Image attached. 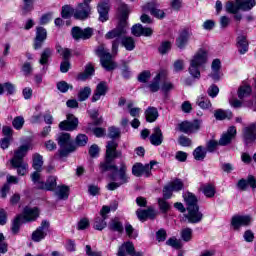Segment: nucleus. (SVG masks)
I'll return each instance as SVG.
<instances>
[{"label":"nucleus","mask_w":256,"mask_h":256,"mask_svg":"<svg viewBox=\"0 0 256 256\" xmlns=\"http://www.w3.org/2000/svg\"><path fill=\"white\" fill-rule=\"evenodd\" d=\"M166 245L173 247L174 249H181V241L177 238H170L167 240Z\"/></svg>","instance_id":"nucleus-60"},{"label":"nucleus","mask_w":256,"mask_h":256,"mask_svg":"<svg viewBox=\"0 0 256 256\" xmlns=\"http://www.w3.org/2000/svg\"><path fill=\"white\" fill-rule=\"evenodd\" d=\"M244 143L249 145V143H253L256 139V123H252L249 126L245 127L242 130Z\"/></svg>","instance_id":"nucleus-16"},{"label":"nucleus","mask_w":256,"mask_h":256,"mask_svg":"<svg viewBox=\"0 0 256 256\" xmlns=\"http://www.w3.org/2000/svg\"><path fill=\"white\" fill-rule=\"evenodd\" d=\"M136 215L139 221H147V219H153L155 217V210L149 208L147 210L138 209Z\"/></svg>","instance_id":"nucleus-29"},{"label":"nucleus","mask_w":256,"mask_h":256,"mask_svg":"<svg viewBox=\"0 0 256 256\" xmlns=\"http://www.w3.org/2000/svg\"><path fill=\"white\" fill-rule=\"evenodd\" d=\"M191 37V33L187 30H184L180 33L179 37L176 40V45L179 49H183L187 45V41Z\"/></svg>","instance_id":"nucleus-32"},{"label":"nucleus","mask_w":256,"mask_h":256,"mask_svg":"<svg viewBox=\"0 0 256 256\" xmlns=\"http://www.w3.org/2000/svg\"><path fill=\"white\" fill-rule=\"evenodd\" d=\"M168 185H170L173 191H181V189H183V181H181L180 179H176L170 182Z\"/></svg>","instance_id":"nucleus-57"},{"label":"nucleus","mask_w":256,"mask_h":256,"mask_svg":"<svg viewBox=\"0 0 256 256\" xmlns=\"http://www.w3.org/2000/svg\"><path fill=\"white\" fill-rule=\"evenodd\" d=\"M173 89H175V85L170 81H164L161 85V91H163V93H169L170 91H173Z\"/></svg>","instance_id":"nucleus-59"},{"label":"nucleus","mask_w":256,"mask_h":256,"mask_svg":"<svg viewBox=\"0 0 256 256\" xmlns=\"http://www.w3.org/2000/svg\"><path fill=\"white\" fill-rule=\"evenodd\" d=\"M131 117H139L141 115V108L133 107L132 102L127 104Z\"/></svg>","instance_id":"nucleus-56"},{"label":"nucleus","mask_w":256,"mask_h":256,"mask_svg":"<svg viewBox=\"0 0 256 256\" xmlns=\"http://www.w3.org/2000/svg\"><path fill=\"white\" fill-rule=\"evenodd\" d=\"M256 4L255 0H236V4L228 2L226 4V11L228 13H237L239 9L242 11H251V8Z\"/></svg>","instance_id":"nucleus-8"},{"label":"nucleus","mask_w":256,"mask_h":256,"mask_svg":"<svg viewBox=\"0 0 256 256\" xmlns=\"http://www.w3.org/2000/svg\"><path fill=\"white\" fill-rule=\"evenodd\" d=\"M150 79H151L150 71H144L140 73V75L138 76V81H140V83H147V81H149Z\"/></svg>","instance_id":"nucleus-61"},{"label":"nucleus","mask_w":256,"mask_h":256,"mask_svg":"<svg viewBox=\"0 0 256 256\" xmlns=\"http://www.w3.org/2000/svg\"><path fill=\"white\" fill-rule=\"evenodd\" d=\"M145 116L148 123H154V121H157V118L159 117V111H157V108L155 107H149L145 111Z\"/></svg>","instance_id":"nucleus-34"},{"label":"nucleus","mask_w":256,"mask_h":256,"mask_svg":"<svg viewBox=\"0 0 256 256\" xmlns=\"http://www.w3.org/2000/svg\"><path fill=\"white\" fill-rule=\"evenodd\" d=\"M21 223H25V220L23 219V216L19 215L16 217V219L12 223V231L14 233L19 232V228L21 227Z\"/></svg>","instance_id":"nucleus-48"},{"label":"nucleus","mask_w":256,"mask_h":256,"mask_svg":"<svg viewBox=\"0 0 256 256\" xmlns=\"http://www.w3.org/2000/svg\"><path fill=\"white\" fill-rule=\"evenodd\" d=\"M107 83L106 82H100L97 87L96 90L92 96V101L93 103L99 101V99H101V97H105V95H107Z\"/></svg>","instance_id":"nucleus-23"},{"label":"nucleus","mask_w":256,"mask_h":256,"mask_svg":"<svg viewBox=\"0 0 256 256\" xmlns=\"http://www.w3.org/2000/svg\"><path fill=\"white\" fill-rule=\"evenodd\" d=\"M111 231H117L118 233H123V224L119 221V218H114L109 222L108 225Z\"/></svg>","instance_id":"nucleus-38"},{"label":"nucleus","mask_w":256,"mask_h":256,"mask_svg":"<svg viewBox=\"0 0 256 256\" xmlns=\"http://www.w3.org/2000/svg\"><path fill=\"white\" fill-rule=\"evenodd\" d=\"M87 227H89V219L83 218L78 222V231H84V229H87Z\"/></svg>","instance_id":"nucleus-62"},{"label":"nucleus","mask_w":256,"mask_h":256,"mask_svg":"<svg viewBox=\"0 0 256 256\" xmlns=\"http://www.w3.org/2000/svg\"><path fill=\"white\" fill-rule=\"evenodd\" d=\"M251 86L243 85L238 89V97L239 99H245V97H249L251 95Z\"/></svg>","instance_id":"nucleus-44"},{"label":"nucleus","mask_w":256,"mask_h":256,"mask_svg":"<svg viewBox=\"0 0 256 256\" xmlns=\"http://www.w3.org/2000/svg\"><path fill=\"white\" fill-rule=\"evenodd\" d=\"M89 95H91V88L85 87L78 93V99L79 101H86L89 99Z\"/></svg>","instance_id":"nucleus-50"},{"label":"nucleus","mask_w":256,"mask_h":256,"mask_svg":"<svg viewBox=\"0 0 256 256\" xmlns=\"http://www.w3.org/2000/svg\"><path fill=\"white\" fill-rule=\"evenodd\" d=\"M120 11L122 16L118 26L115 29L107 32L105 35V39H115L112 43V53H114V55H117L121 37L127 35V18L129 16V7L126 4H122Z\"/></svg>","instance_id":"nucleus-1"},{"label":"nucleus","mask_w":256,"mask_h":256,"mask_svg":"<svg viewBox=\"0 0 256 256\" xmlns=\"http://www.w3.org/2000/svg\"><path fill=\"white\" fill-rule=\"evenodd\" d=\"M10 163L14 169H17L18 175H27V171L29 169V164H27L24 161H17L15 160H10Z\"/></svg>","instance_id":"nucleus-26"},{"label":"nucleus","mask_w":256,"mask_h":256,"mask_svg":"<svg viewBox=\"0 0 256 256\" xmlns=\"http://www.w3.org/2000/svg\"><path fill=\"white\" fill-rule=\"evenodd\" d=\"M157 165L156 161H151L150 164L143 165L142 163H136L132 167V175L135 177H151V169L153 166Z\"/></svg>","instance_id":"nucleus-9"},{"label":"nucleus","mask_w":256,"mask_h":256,"mask_svg":"<svg viewBox=\"0 0 256 256\" xmlns=\"http://www.w3.org/2000/svg\"><path fill=\"white\" fill-rule=\"evenodd\" d=\"M56 196L58 199H68L69 198V187L62 185V186H57L56 188Z\"/></svg>","instance_id":"nucleus-37"},{"label":"nucleus","mask_w":256,"mask_h":256,"mask_svg":"<svg viewBox=\"0 0 256 256\" xmlns=\"http://www.w3.org/2000/svg\"><path fill=\"white\" fill-rule=\"evenodd\" d=\"M168 51H171V42H162V44L159 47V53H161V55H165V53H168Z\"/></svg>","instance_id":"nucleus-58"},{"label":"nucleus","mask_w":256,"mask_h":256,"mask_svg":"<svg viewBox=\"0 0 256 256\" xmlns=\"http://www.w3.org/2000/svg\"><path fill=\"white\" fill-rule=\"evenodd\" d=\"M150 143L156 146H159L161 143H163V132L161 131V128H154L153 133L150 136Z\"/></svg>","instance_id":"nucleus-28"},{"label":"nucleus","mask_w":256,"mask_h":256,"mask_svg":"<svg viewBox=\"0 0 256 256\" xmlns=\"http://www.w3.org/2000/svg\"><path fill=\"white\" fill-rule=\"evenodd\" d=\"M49 227V221L43 220L41 225L32 233V241L35 243L43 241L47 237V233H49Z\"/></svg>","instance_id":"nucleus-11"},{"label":"nucleus","mask_w":256,"mask_h":256,"mask_svg":"<svg viewBox=\"0 0 256 256\" xmlns=\"http://www.w3.org/2000/svg\"><path fill=\"white\" fill-rule=\"evenodd\" d=\"M58 145L60 147V157H67L69 153H73V151L76 149L75 145L73 144V140L71 139V134L69 133H63L59 136Z\"/></svg>","instance_id":"nucleus-5"},{"label":"nucleus","mask_w":256,"mask_h":256,"mask_svg":"<svg viewBox=\"0 0 256 256\" xmlns=\"http://www.w3.org/2000/svg\"><path fill=\"white\" fill-rule=\"evenodd\" d=\"M31 149V144H24L20 146L15 152L14 157L11 159V161H23V157L27 155V152Z\"/></svg>","instance_id":"nucleus-24"},{"label":"nucleus","mask_w":256,"mask_h":256,"mask_svg":"<svg viewBox=\"0 0 256 256\" xmlns=\"http://www.w3.org/2000/svg\"><path fill=\"white\" fill-rule=\"evenodd\" d=\"M193 237V230L191 228H184L181 231V238L183 241H191V238Z\"/></svg>","instance_id":"nucleus-54"},{"label":"nucleus","mask_w":256,"mask_h":256,"mask_svg":"<svg viewBox=\"0 0 256 256\" xmlns=\"http://www.w3.org/2000/svg\"><path fill=\"white\" fill-rule=\"evenodd\" d=\"M237 45L241 55H245V53L249 51V43L247 42V38L245 36L238 37Z\"/></svg>","instance_id":"nucleus-35"},{"label":"nucleus","mask_w":256,"mask_h":256,"mask_svg":"<svg viewBox=\"0 0 256 256\" xmlns=\"http://www.w3.org/2000/svg\"><path fill=\"white\" fill-rule=\"evenodd\" d=\"M214 117L218 119L219 121H223V119H231L233 117V113L229 110H216L214 113Z\"/></svg>","instance_id":"nucleus-39"},{"label":"nucleus","mask_w":256,"mask_h":256,"mask_svg":"<svg viewBox=\"0 0 256 256\" xmlns=\"http://www.w3.org/2000/svg\"><path fill=\"white\" fill-rule=\"evenodd\" d=\"M119 156V152H117V144L115 141L108 142L106 146V158L105 161L100 163V171L104 173V171H109V169H114V171H118L120 174H127V164L122 162L117 168V166L112 165L114 159H117Z\"/></svg>","instance_id":"nucleus-2"},{"label":"nucleus","mask_w":256,"mask_h":256,"mask_svg":"<svg viewBox=\"0 0 256 256\" xmlns=\"http://www.w3.org/2000/svg\"><path fill=\"white\" fill-rule=\"evenodd\" d=\"M72 15L75 16V9H73L71 6L66 5L62 8V17L63 19H69Z\"/></svg>","instance_id":"nucleus-49"},{"label":"nucleus","mask_w":256,"mask_h":256,"mask_svg":"<svg viewBox=\"0 0 256 256\" xmlns=\"http://www.w3.org/2000/svg\"><path fill=\"white\" fill-rule=\"evenodd\" d=\"M57 89L61 93H67L69 89H73V86L65 81H60L57 83Z\"/></svg>","instance_id":"nucleus-51"},{"label":"nucleus","mask_w":256,"mask_h":256,"mask_svg":"<svg viewBox=\"0 0 256 256\" xmlns=\"http://www.w3.org/2000/svg\"><path fill=\"white\" fill-rule=\"evenodd\" d=\"M237 135V128L235 126H231L228 128L227 132L222 135V137L219 140V145L225 146L229 145L233 139H235V136Z\"/></svg>","instance_id":"nucleus-19"},{"label":"nucleus","mask_w":256,"mask_h":256,"mask_svg":"<svg viewBox=\"0 0 256 256\" xmlns=\"http://www.w3.org/2000/svg\"><path fill=\"white\" fill-rule=\"evenodd\" d=\"M158 205L162 213H167L171 209V205H169V202L165 198H159Z\"/></svg>","instance_id":"nucleus-52"},{"label":"nucleus","mask_w":256,"mask_h":256,"mask_svg":"<svg viewBox=\"0 0 256 256\" xmlns=\"http://www.w3.org/2000/svg\"><path fill=\"white\" fill-rule=\"evenodd\" d=\"M95 73V68H93V65L89 64L86 66L85 71L78 75L79 81H85L91 77Z\"/></svg>","instance_id":"nucleus-36"},{"label":"nucleus","mask_w":256,"mask_h":256,"mask_svg":"<svg viewBox=\"0 0 256 256\" xmlns=\"http://www.w3.org/2000/svg\"><path fill=\"white\" fill-rule=\"evenodd\" d=\"M96 54L100 57L101 65L106 71H113V69L117 67L115 62H113L111 53H109V50H107L104 45L97 48Z\"/></svg>","instance_id":"nucleus-7"},{"label":"nucleus","mask_w":256,"mask_h":256,"mask_svg":"<svg viewBox=\"0 0 256 256\" xmlns=\"http://www.w3.org/2000/svg\"><path fill=\"white\" fill-rule=\"evenodd\" d=\"M31 179L33 183L36 185L38 189H46V191H53L55 187H57V177L50 176L46 183L41 180V174L39 172H34L31 175Z\"/></svg>","instance_id":"nucleus-6"},{"label":"nucleus","mask_w":256,"mask_h":256,"mask_svg":"<svg viewBox=\"0 0 256 256\" xmlns=\"http://www.w3.org/2000/svg\"><path fill=\"white\" fill-rule=\"evenodd\" d=\"M79 125V120L73 114H67L66 120L60 122L61 131H75Z\"/></svg>","instance_id":"nucleus-14"},{"label":"nucleus","mask_w":256,"mask_h":256,"mask_svg":"<svg viewBox=\"0 0 256 256\" xmlns=\"http://www.w3.org/2000/svg\"><path fill=\"white\" fill-rule=\"evenodd\" d=\"M132 35L135 37H141V35L144 37H151V35H153V29L145 28L141 24H136L132 27Z\"/></svg>","instance_id":"nucleus-21"},{"label":"nucleus","mask_w":256,"mask_h":256,"mask_svg":"<svg viewBox=\"0 0 256 256\" xmlns=\"http://www.w3.org/2000/svg\"><path fill=\"white\" fill-rule=\"evenodd\" d=\"M122 45L126 51H133L135 49V40L132 37H124L122 38Z\"/></svg>","instance_id":"nucleus-42"},{"label":"nucleus","mask_w":256,"mask_h":256,"mask_svg":"<svg viewBox=\"0 0 256 256\" xmlns=\"http://www.w3.org/2000/svg\"><path fill=\"white\" fill-rule=\"evenodd\" d=\"M211 68H212V73L210 74V77H212L214 81H219V79H221V72H219L221 69V60L215 59L212 62Z\"/></svg>","instance_id":"nucleus-30"},{"label":"nucleus","mask_w":256,"mask_h":256,"mask_svg":"<svg viewBox=\"0 0 256 256\" xmlns=\"http://www.w3.org/2000/svg\"><path fill=\"white\" fill-rule=\"evenodd\" d=\"M165 77H167V74L165 72H159L153 79V81L149 84V89L150 91H152V93H157V91H159V89H161V86L159 85V83H161V81H163L165 79Z\"/></svg>","instance_id":"nucleus-22"},{"label":"nucleus","mask_w":256,"mask_h":256,"mask_svg":"<svg viewBox=\"0 0 256 256\" xmlns=\"http://www.w3.org/2000/svg\"><path fill=\"white\" fill-rule=\"evenodd\" d=\"M47 39V30L43 27H38L36 30V38L34 41V49H41L43 47V43Z\"/></svg>","instance_id":"nucleus-20"},{"label":"nucleus","mask_w":256,"mask_h":256,"mask_svg":"<svg viewBox=\"0 0 256 256\" xmlns=\"http://www.w3.org/2000/svg\"><path fill=\"white\" fill-rule=\"evenodd\" d=\"M197 105L201 109H210L211 101L209 99H207L206 97H199L197 100Z\"/></svg>","instance_id":"nucleus-47"},{"label":"nucleus","mask_w":256,"mask_h":256,"mask_svg":"<svg viewBox=\"0 0 256 256\" xmlns=\"http://www.w3.org/2000/svg\"><path fill=\"white\" fill-rule=\"evenodd\" d=\"M184 201L186 202L188 211L186 219H188L189 223H199L203 219V214L199 211L197 197L193 193L187 192L184 194Z\"/></svg>","instance_id":"nucleus-3"},{"label":"nucleus","mask_w":256,"mask_h":256,"mask_svg":"<svg viewBox=\"0 0 256 256\" xmlns=\"http://www.w3.org/2000/svg\"><path fill=\"white\" fill-rule=\"evenodd\" d=\"M144 11H150L151 15L156 17V19H163L165 17V12L161 9L153 7V3H148L143 7Z\"/></svg>","instance_id":"nucleus-31"},{"label":"nucleus","mask_w":256,"mask_h":256,"mask_svg":"<svg viewBox=\"0 0 256 256\" xmlns=\"http://www.w3.org/2000/svg\"><path fill=\"white\" fill-rule=\"evenodd\" d=\"M12 125L17 131L23 129V125H25V118H23L22 116L15 117L12 121Z\"/></svg>","instance_id":"nucleus-46"},{"label":"nucleus","mask_w":256,"mask_h":256,"mask_svg":"<svg viewBox=\"0 0 256 256\" xmlns=\"http://www.w3.org/2000/svg\"><path fill=\"white\" fill-rule=\"evenodd\" d=\"M99 19L102 23H105L109 19V3L101 2L98 4Z\"/></svg>","instance_id":"nucleus-25"},{"label":"nucleus","mask_w":256,"mask_h":256,"mask_svg":"<svg viewBox=\"0 0 256 256\" xmlns=\"http://www.w3.org/2000/svg\"><path fill=\"white\" fill-rule=\"evenodd\" d=\"M201 120H194L193 122H182L179 125L180 131L182 133H195L201 129Z\"/></svg>","instance_id":"nucleus-17"},{"label":"nucleus","mask_w":256,"mask_h":256,"mask_svg":"<svg viewBox=\"0 0 256 256\" xmlns=\"http://www.w3.org/2000/svg\"><path fill=\"white\" fill-rule=\"evenodd\" d=\"M91 11L92 8L90 4L80 3L76 9H74V18L79 19L80 21H85V19L91 17Z\"/></svg>","instance_id":"nucleus-13"},{"label":"nucleus","mask_w":256,"mask_h":256,"mask_svg":"<svg viewBox=\"0 0 256 256\" xmlns=\"http://www.w3.org/2000/svg\"><path fill=\"white\" fill-rule=\"evenodd\" d=\"M135 251V246L132 244V242H124L118 250V256H127V255H133V252Z\"/></svg>","instance_id":"nucleus-27"},{"label":"nucleus","mask_w":256,"mask_h":256,"mask_svg":"<svg viewBox=\"0 0 256 256\" xmlns=\"http://www.w3.org/2000/svg\"><path fill=\"white\" fill-rule=\"evenodd\" d=\"M207 63V51L205 49L198 50L190 60L189 73L192 77L199 79L201 77V67Z\"/></svg>","instance_id":"nucleus-4"},{"label":"nucleus","mask_w":256,"mask_h":256,"mask_svg":"<svg viewBox=\"0 0 256 256\" xmlns=\"http://www.w3.org/2000/svg\"><path fill=\"white\" fill-rule=\"evenodd\" d=\"M199 189L205 197H208L209 199L215 197L216 190L213 184H202Z\"/></svg>","instance_id":"nucleus-33"},{"label":"nucleus","mask_w":256,"mask_h":256,"mask_svg":"<svg viewBox=\"0 0 256 256\" xmlns=\"http://www.w3.org/2000/svg\"><path fill=\"white\" fill-rule=\"evenodd\" d=\"M88 141L89 138L85 134H80L76 137V145H78V147H85Z\"/></svg>","instance_id":"nucleus-55"},{"label":"nucleus","mask_w":256,"mask_h":256,"mask_svg":"<svg viewBox=\"0 0 256 256\" xmlns=\"http://www.w3.org/2000/svg\"><path fill=\"white\" fill-rule=\"evenodd\" d=\"M111 180L113 182H110L106 187L108 191H115V189H119L121 185H125V183H129V175L118 173V178H117L115 174H112Z\"/></svg>","instance_id":"nucleus-12"},{"label":"nucleus","mask_w":256,"mask_h":256,"mask_svg":"<svg viewBox=\"0 0 256 256\" xmlns=\"http://www.w3.org/2000/svg\"><path fill=\"white\" fill-rule=\"evenodd\" d=\"M33 11V0H24L23 13Z\"/></svg>","instance_id":"nucleus-64"},{"label":"nucleus","mask_w":256,"mask_h":256,"mask_svg":"<svg viewBox=\"0 0 256 256\" xmlns=\"http://www.w3.org/2000/svg\"><path fill=\"white\" fill-rule=\"evenodd\" d=\"M56 51H57V53H59V55H61L63 57V59H65V61H67V59H69V57H71V50H69L68 48H63L61 46H57Z\"/></svg>","instance_id":"nucleus-53"},{"label":"nucleus","mask_w":256,"mask_h":256,"mask_svg":"<svg viewBox=\"0 0 256 256\" xmlns=\"http://www.w3.org/2000/svg\"><path fill=\"white\" fill-rule=\"evenodd\" d=\"M193 155H194V159H196V161H203V159H205V157L207 155V151L205 150V148L198 146L194 150Z\"/></svg>","instance_id":"nucleus-43"},{"label":"nucleus","mask_w":256,"mask_h":256,"mask_svg":"<svg viewBox=\"0 0 256 256\" xmlns=\"http://www.w3.org/2000/svg\"><path fill=\"white\" fill-rule=\"evenodd\" d=\"M173 195V188L170 187V185H166L163 189V197L164 199H171Z\"/></svg>","instance_id":"nucleus-63"},{"label":"nucleus","mask_w":256,"mask_h":256,"mask_svg":"<svg viewBox=\"0 0 256 256\" xmlns=\"http://www.w3.org/2000/svg\"><path fill=\"white\" fill-rule=\"evenodd\" d=\"M253 223L251 215H234L231 219V227L234 231H239L240 227H249Z\"/></svg>","instance_id":"nucleus-10"},{"label":"nucleus","mask_w":256,"mask_h":256,"mask_svg":"<svg viewBox=\"0 0 256 256\" xmlns=\"http://www.w3.org/2000/svg\"><path fill=\"white\" fill-rule=\"evenodd\" d=\"M42 167H43V156H41L40 154H34L33 169H35L36 173H39Z\"/></svg>","instance_id":"nucleus-40"},{"label":"nucleus","mask_w":256,"mask_h":256,"mask_svg":"<svg viewBox=\"0 0 256 256\" xmlns=\"http://www.w3.org/2000/svg\"><path fill=\"white\" fill-rule=\"evenodd\" d=\"M106 218L103 217H96L94 220V229L97 231H103L105 227H107V222H105Z\"/></svg>","instance_id":"nucleus-45"},{"label":"nucleus","mask_w":256,"mask_h":256,"mask_svg":"<svg viewBox=\"0 0 256 256\" xmlns=\"http://www.w3.org/2000/svg\"><path fill=\"white\" fill-rule=\"evenodd\" d=\"M72 37L79 41V39L87 40L93 37V28L87 27L85 29H81L79 27L72 28Z\"/></svg>","instance_id":"nucleus-15"},{"label":"nucleus","mask_w":256,"mask_h":256,"mask_svg":"<svg viewBox=\"0 0 256 256\" xmlns=\"http://www.w3.org/2000/svg\"><path fill=\"white\" fill-rule=\"evenodd\" d=\"M39 208L37 207H26L24 208V211L22 213V219L24 220L25 223H29L31 221H37V218L39 217Z\"/></svg>","instance_id":"nucleus-18"},{"label":"nucleus","mask_w":256,"mask_h":256,"mask_svg":"<svg viewBox=\"0 0 256 256\" xmlns=\"http://www.w3.org/2000/svg\"><path fill=\"white\" fill-rule=\"evenodd\" d=\"M51 55H53V50H51L50 48L44 49L39 60L40 65H47V63H49V58L51 57Z\"/></svg>","instance_id":"nucleus-41"}]
</instances>
